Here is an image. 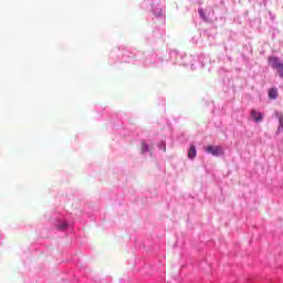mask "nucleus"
I'll return each mask as SVG.
<instances>
[{"instance_id": "nucleus-1", "label": "nucleus", "mask_w": 283, "mask_h": 283, "mask_svg": "<svg viewBox=\"0 0 283 283\" xmlns=\"http://www.w3.org/2000/svg\"><path fill=\"white\" fill-rule=\"evenodd\" d=\"M269 63L273 70H276L279 76L283 78V63L280 61L277 56L269 57Z\"/></svg>"}, {"instance_id": "nucleus-2", "label": "nucleus", "mask_w": 283, "mask_h": 283, "mask_svg": "<svg viewBox=\"0 0 283 283\" xmlns=\"http://www.w3.org/2000/svg\"><path fill=\"white\" fill-rule=\"evenodd\" d=\"M206 151L212 156H222V154H224V150L220 146L211 145L206 148Z\"/></svg>"}, {"instance_id": "nucleus-3", "label": "nucleus", "mask_w": 283, "mask_h": 283, "mask_svg": "<svg viewBox=\"0 0 283 283\" xmlns=\"http://www.w3.org/2000/svg\"><path fill=\"white\" fill-rule=\"evenodd\" d=\"M250 114L255 123H262V120H264V115H262V113L258 112L256 109H252Z\"/></svg>"}, {"instance_id": "nucleus-4", "label": "nucleus", "mask_w": 283, "mask_h": 283, "mask_svg": "<svg viewBox=\"0 0 283 283\" xmlns=\"http://www.w3.org/2000/svg\"><path fill=\"white\" fill-rule=\"evenodd\" d=\"M275 116L277 117V120H279V127L276 129V134H282V132H283V114L280 112H276Z\"/></svg>"}, {"instance_id": "nucleus-5", "label": "nucleus", "mask_w": 283, "mask_h": 283, "mask_svg": "<svg viewBox=\"0 0 283 283\" xmlns=\"http://www.w3.org/2000/svg\"><path fill=\"white\" fill-rule=\"evenodd\" d=\"M269 98H272V99L277 98V88H271L269 91Z\"/></svg>"}, {"instance_id": "nucleus-6", "label": "nucleus", "mask_w": 283, "mask_h": 283, "mask_svg": "<svg viewBox=\"0 0 283 283\" xmlns=\"http://www.w3.org/2000/svg\"><path fill=\"white\" fill-rule=\"evenodd\" d=\"M196 155H197L196 146H191L188 151V158H196Z\"/></svg>"}, {"instance_id": "nucleus-7", "label": "nucleus", "mask_w": 283, "mask_h": 283, "mask_svg": "<svg viewBox=\"0 0 283 283\" xmlns=\"http://www.w3.org/2000/svg\"><path fill=\"white\" fill-rule=\"evenodd\" d=\"M142 151H143V154H147V151H149V147L147 146L146 143L142 144Z\"/></svg>"}, {"instance_id": "nucleus-8", "label": "nucleus", "mask_w": 283, "mask_h": 283, "mask_svg": "<svg viewBox=\"0 0 283 283\" xmlns=\"http://www.w3.org/2000/svg\"><path fill=\"white\" fill-rule=\"evenodd\" d=\"M199 14L203 19V21H207V18L205 17V11H202V9H199Z\"/></svg>"}]
</instances>
